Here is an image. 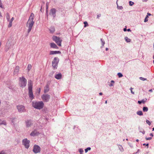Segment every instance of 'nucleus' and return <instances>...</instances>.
Listing matches in <instances>:
<instances>
[{"label": "nucleus", "instance_id": "1", "mask_svg": "<svg viewBox=\"0 0 154 154\" xmlns=\"http://www.w3.org/2000/svg\"><path fill=\"white\" fill-rule=\"evenodd\" d=\"M34 17V14L32 13H31L26 24V26L28 27V33H29L31 31L34 23V22L33 21Z\"/></svg>", "mask_w": 154, "mask_h": 154}, {"label": "nucleus", "instance_id": "2", "mask_svg": "<svg viewBox=\"0 0 154 154\" xmlns=\"http://www.w3.org/2000/svg\"><path fill=\"white\" fill-rule=\"evenodd\" d=\"M32 85L31 80L29 81L28 82V89L29 90V96L31 100H32L34 98V97L32 91Z\"/></svg>", "mask_w": 154, "mask_h": 154}, {"label": "nucleus", "instance_id": "3", "mask_svg": "<svg viewBox=\"0 0 154 154\" xmlns=\"http://www.w3.org/2000/svg\"><path fill=\"white\" fill-rule=\"evenodd\" d=\"M44 105L43 102L42 101H35L32 102V106L37 109H42Z\"/></svg>", "mask_w": 154, "mask_h": 154}, {"label": "nucleus", "instance_id": "4", "mask_svg": "<svg viewBox=\"0 0 154 154\" xmlns=\"http://www.w3.org/2000/svg\"><path fill=\"white\" fill-rule=\"evenodd\" d=\"M26 79L24 77H19V85L20 87L22 88L25 87L26 85Z\"/></svg>", "mask_w": 154, "mask_h": 154}, {"label": "nucleus", "instance_id": "5", "mask_svg": "<svg viewBox=\"0 0 154 154\" xmlns=\"http://www.w3.org/2000/svg\"><path fill=\"white\" fill-rule=\"evenodd\" d=\"M59 59L57 57H55L52 62V65L53 69H57Z\"/></svg>", "mask_w": 154, "mask_h": 154}, {"label": "nucleus", "instance_id": "6", "mask_svg": "<svg viewBox=\"0 0 154 154\" xmlns=\"http://www.w3.org/2000/svg\"><path fill=\"white\" fill-rule=\"evenodd\" d=\"M52 38L53 40L55 42L58 46H61V43L62 40L60 39V38L57 36H53Z\"/></svg>", "mask_w": 154, "mask_h": 154}, {"label": "nucleus", "instance_id": "7", "mask_svg": "<svg viewBox=\"0 0 154 154\" xmlns=\"http://www.w3.org/2000/svg\"><path fill=\"white\" fill-rule=\"evenodd\" d=\"M41 97L43 101L45 102H48L50 98V95L48 94H45L42 95Z\"/></svg>", "mask_w": 154, "mask_h": 154}, {"label": "nucleus", "instance_id": "8", "mask_svg": "<svg viewBox=\"0 0 154 154\" xmlns=\"http://www.w3.org/2000/svg\"><path fill=\"white\" fill-rule=\"evenodd\" d=\"M30 141L28 140L27 139H24L23 140V144L25 148L28 149L29 146Z\"/></svg>", "mask_w": 154, "mask_h": 154}, {"label": "nucleus", "instance_id": "9", "mask_svg": "<svg viewBox=\"0 0 154 154\" xmlns=\"http://www.w3.org/2000/svg\"><path fill=\"white\" fill-rule=\"evenodd\" d=\"M17 108L19 112L22 113L26 111L25 107L23 105H19L17 106Z\"/></svg>", "mask_w": 154, "mask_h": 154}, {"label": "nucleus", "instance_id": "10", "mask_svg": "<svg viewBox=\"0 0 154 154\" xmlns=\"http://www.w3.org/2000/svg\"><path fill=\"white\" fill-rule=\"evenodd\" d=\"M32 151L35 153L40 152L41 151V148L38 145H35L33 146Z\"/></svg>", "mask_w": 154, "mask_h": 154}, {"label": "nucleus", "instance_id": "11", "mask_svg": "<svg viewBox=\"0 0 154 154\" xmlns=\"http://www.w3.org/2000/svg\"><path fill=\"white\" fill-rule=\"evenodd\" d=\"M25 123L26 127L29 128L32 125L33 122L30 119L27 120L25 121Z\"/></svg>", "mask_w": 154, "mask_h": 154}, {"label": "nucleus", "instance_id": "12", "mask_svg": "<svg viewBox=\"0 0 154 154\" xmlns=\"http://www.w3.org/2000/svg\"><path fill=\"white\" fill-rule=\"evenodd\" d=\"M49 14L52 15L53 18L55 17L56 16V9L54 8L51 9Z\"/></svg>", "mask_w": 154, "mask_h": 154}, {"label": "nucleus", "instance_id": "13", "mask_svg": "<svg viewBox=\"0 0 154 154\" xmlns=\"http://www.w3.org/2000/svg\"><path fill=\"white\" fill-rule=\"evenodd\" d=\"M39 134V133L38 132L37 130H35L31 133L30 135L32 136L35 137L38 135Z\"/></svg>", "mask_w": 154, "mask_h": 154}, {"label": "nucleus", "instance_id": "14", "mask_svg": "<svg viewBox=\"0 0 154 154\" xmlns=\"http://www.w3.org/2000/svg\"><path fill=\"white\" fill-rule=\"evenodd\" d=\"M19 66H16L15 67L14 72V75H17L18 72H19Z\"/></svg>", "mask_w": 154, "mask_h": 154}, {"label": "nucleus", "instance_id": "15", "mask_svg": "<svg viewBox=\"0 0 154 154\" xmlns=\"http://www.w3.org/2000/svg\"><path fill=\"white\" fill-rule=\"evenodd\" d=\"M61 52L60 51H51L50 52V55H53L57 54H61Z\"/></svg>", "mask_w": 154, "mask_h": 154}, {"label": "nucleus", "instance_id": "16", "mask_svg": "<svg viewBox=\"0 0 154 154\" xmlns=\"http://www.w3.org/2000/svg\"><path fill=\"white\" fill-rule=\"evenodd\" d=\"M50 46L52 48H55V49H58V47L54 43H50Z\"/></svg>", "mask_w": 154, "mask_h": 154}, {"label": "nucleus", "instance_id": "17", "mask_svg": "<svg viewBox=\"0 0 154 154\" xmlns=\"http://www.w3.org/2000/svg\"><path fill=\"white\" fill-rule=\"evenodd\" d=\"M49 90V86L48 85H47L44 88V92L46 93Z\"/></svg>", "mask_w": 154, "mask_h": 154}, {"label": "nucleus", "instance_id": "18", "mask_svg": "<svg viewBox=\"0 0 154 154\" xmlns=\"http://www.w3.org/2000/svg\"><path fill=\"white\" fill-rule=\"evenodd\" d=\"M55 78L57 79H60L62 77V74L59 73L55 75Z\"/></svg>", "mask_w": 154, "mask_h": 154}, {"label": "nucleus", "instance_id": "19", "mask_svg": "<svg viewBox=\"0 0 154 154\" xmlns=\"http://www.w3.org/2000/svg\"><path fill=\"white\" fill-rule=\"evenodd\" d=\"M50 33H53L55 31V28L54 27H51L49 29Z\"/></svg>", "mask_w": 154, "mask_h": 154}, {"label": "nucleus", "instance_id": "20", "mask_svg": "<svg viewBox=\"0 0 154 154\" xmlns=\"http://www.w3.org/2000/svg\"><path fill=\"white\" fill-rule=\"evenodd\" d=\"M146 100H147V99L146 98L145 99H143L140 101H138V103L139 104H140L142 103H144L146 101Z\"/></svg>", "mask_w": 154, "mask_h": 154}, {"label": "nucleus", "instance_id": "21", "mask_svg": "<svg viewBox=\"0 0 154 154\" xmlns=\"http://www.w3.org/2000/svg\"><path fill=\"white\" fill-rule=\"evenodd\" d=\"M6 125V122L5 120H2L0 119V125Z\"/></svg>", "mask_w": 154, "mask_h": 154}, {"label": "nucleus", "instance_id": "22", "mask_svg": "<svg viewBox=\"0 0 154 154\" xmlns=\"http://www.w3.org/2000/svg\"><path fill=\"white\" fill-rule=\"evenodd\" d=\"M100 41L101 42V44L102 46L101 47V48H102L103 47L104 44H105V42L104 41V40L103 38H101L100 39Z\"/></svg>", "mask_w": 154, "mask_h": 154}, {"label": "nucleus", "instance_id": "23", "mask_svg": "<svg viewBox=\"0 0 154 154\" xmlns=\"http://www.w3.org/2000/svg\"><path fill=\"white\" fill-rule=\"evenodd\" d=\"M137 115L140 116L143 115V113L141 111H137Z\"/></svg>", "mask_w": 154, "mask_h": 154}, {"label": "nucleus", "instance_id": "24", "mask_svg": "<svg viewBox=\"0 0 154 154\" xmlns=\"http://www.w3.org/2000/svg\"><path fill=\"white\" fill-rule=\"evenodd\" d=\"M6 19H7V20L8 21H9L10 18V15L8 13H7L6 15Z\"/></svg>", "mask_w": 154, "mask_h": 154}, {"label": "nucleus", "instance_id": "25", "mask_svg": "<svg viewBox=\"0 0 154 154\" xmlns=\"http://www.w3.org/2000/svg\"><path fill=\"white\" fill-rule=\"evenodd\" d=\"M125 41L127 42H130L131 41V40L130 38H128L127 37H125Z\"/></svg>", "mask_w": 154, "mask_h": 154}, {"label": "nucleus", "instance_id": "26", "mask_svg": "<svg viewBox=\"0 0 154 154\" xmlns=\"http://www.w3.org/2000/svg\"><path fill=\"white\" fill-rule=\"evenodd\" d=\"M143 110L144 112H146L148 110V108L146 106H144L143 107Z\"/></svg>", "mask_w": 154, "mask_h": 154}, {"label": "nucleus", "instance_id": "27", "mask_svg": "<svg viewBox=\"0 0 154 154\" xmlns=\"http://www.w3.org/2000/svg\"><path fill=\"white\" fill-rule=\"evenodd\" d=\"M32 68V66L30 64H29L27 66V69L28 70V71H29Z\"/></svg>", "mask_w": 154, "mask_h": 154}, {"label": "nucleus", "instance_id": "28", "mask_svg": "<svg viewBox=\"0 0 154 154\" xmlns=\"http://www.w3.org/2000/svg\"><path fill=\"white\" fill-rule=\"evenodd\" d=\"M91 149V148L90 147H88L85 149V153L88 152V150H90Z\"/></svg>", "mask_w": 154, "mask_h": 154}, {"label": "nucleus", "instance_id": "29", "mask_svg": "<svg viewBox=\"0 0 154 154\" xmlns=\"http://www.w3.org/2000/svg\"><path fill=\"white\" fill-rule=\"evenodd\" d=\"M84 27H85L87 26H88V24L87 21H85L84 22Z\"/></svg>", "mask_w": 154, "mask_h": 154}, {"label": "nucleus", "instance_id": "30", "mask_svg": "<svg viewBox=\"0 0 154 154\" xmlns=\"http://www.w3.org/2000/svg\"><path fill=\"white\" fill-rule=\"evenodd\" d=\"M48 6L46 5V15H47V17H48Z\"/></svg>", "mask_w": 154, "mask_h": 154}, {"label": "nucleus", "instance_id": "31", "mask_svg": "<svg viewBox=\"0 0 154 154\" xmlns=\"http://www.w3.org/2000/svg\"><path fill=\"white\" fill-rule=\"evenodd\" d=\"M117 75L119 78H121L123 76L122 74L120 72H119Z\"/></svg>", "mask_w": 154, "mask_h": 154}, {"label": "nucleus", "instance_id": "32", "mask_svg": "<svg viewBox=\"0 0 154 154\" xmlns=\"http://www.w3.org/2000/svg\"><path fill=\"white\" fill-rule=\"evenodd\" d=\"M16 119L15 118H12V119H11L12 122L13 123H14L16 121L15 120Z\"/></svg>", "mask_w": 154, "mask_h": 154}, {"label": "nucleus", "instance_id": "33", "mask_svg": "<svg viewBox=\"0 0 154 154\" xmlns=\"http://www.w3.org/2000/svg\"><path fill=\"white\" fill-rule=\"evenodd\" d=\"M9 21V25H8V27H10L12 26V22L10 20Z\"/></svg>", "mask_w": 154, "mask_h": 154}, {"label": "nucleus", "instance_id": "34", "mask_svg": "<svg viewBox=\"0 0 154 154\" xmlns=\"http://www.w3.org/2000/svg\"><path fill=\"white\" fill-rule=\"evenodd\" d=\"M141 80H142V81H145V80H147V79H146V78H143L142 77H140L139 78Z\"/></svg>", "mask_w": 154, "mask_h": 154}, {"label": "nucleus", "instance_id": "35", "mask_svg": "<svg viewBox=\"0 0 154 154\" xmlns=\"http://www.w3.org/2000/svg\"><path fill=\"white\" fill-rule=\"evenodd\" d=\"M116 3H117V2ZM117 8L118 9H122L123 8L122 6H118V4H117Z\"/></svg>", "mask_w": 154, "mask_h": 154}, {"label": "nucleus", "instance_id": "36", "mask_svg": "<svg viewBox=\"0 0 154 154\" xmlns=\"http://www.w3.org/2000/svg\"><path fill=\"white\" fill-rule=\"evenodd\" d=\"M134 4V2L131 1H130L129 2V5L130 6H132Z\"/></svg>", "mask_w": 154, "mask_h": 154}, {"label": "nucleus", "instance_id": "37", "mask_svg": "<svg viewBox=\"0 0 154 154\" xmlns=\"http://www.w3.org/2000/svg\"><path fill=\"white\" fill-rule=\"evenodd\" d=\"M146 123L148 124L149 125H151V123L150 122V121L148 120H146Z\"/></svg>", "mask_w": 154, "mask_h": 154}, {"label": "nucleus", "instance_id": "38", "mask_svg": "<svg viewBox=\"0 0 154 154\" xmlns=\"http://www.w3.org/2000/svg\"><path fill=\"white\" fill-rule=\"evenodd\" d=\"M119 149L121 151H123V149L122 146H120V147H119Z\"/></svg>", "mask_w": 154, "mask_h": 154}, {"label": "nucleus", "instance_id": "39", "mask_svg": "<svg viewBox=\"0 0 154 154\" xmlns=\"http://www.w3.org/2000/svg\"><path fill=\"white\" fill-rule=\"evenodd\" d=\"M145 139L146 140H151L152 139V137H146Z\"/></svg>", "mask_w": 154, "mask_h": 154}, {"label": "nucleus", "instance_id": "40", "mask_svg": "<svg viewBox=\"0 0 154 154\" xmlns=\"http://www.w3.org/2000/svg\"><path fill=\"white\" fill-rule=\"evenodd\" d=\"M149 144L148 143H147V144L144 143L143 144V146H146L147 147V148H148L149 147Z\"/></svg>", "mask_w": 154, "mask_h": 154}, {"label": "nucleus", "instance_id": "41", "mask_svg": "<svg viewBox=\"0 0 154 154\" xmlns=\"http://www.w3.org/2000/svg\"><path fill=\"white\" fill-rule=\"evenodd\" d=\"M79 152H80V154H82V153L83 152V150L82 149H79Z\"/></svg>", "mask_w": 154, "mask_h": 154}, {"label": "nucleus", "instance_id": "42", "mask_svg": "<svg viewBox=\"0 0 154 154\" xmlns=\"http://www.w3.org/2000/svg\"><path fill=\"white\" fill-rule=\"evenodd\" d=\"M133 89V88H130V90H131V93L132 94H134V92L133 91H132V90Z\"/></svg>", "mask_w": 154, "mask_h": 154}, {"label": "nucleus", "instance_id": "43", "mask_svg": "<svg viewBox=\"0 0 154 154\" xmlns=\"http://www.w3.org/2000/svg\"><path fill=\"white\" fill-rule=\"evenodd\" d=\"M101 16V14H99L97 15V18L99 19Z\"/></svg>", "mask_w": 154, "mask_h": 154}, {"label": "nucleus", "instance_id": "44", "mask_svg": "<svg viewBox=\"0 0 154 154\" xmlns=\"http://www.w3.org/2000/svg\"><path fill=\"white\" fill-rule=\"evenodd\" d=\"M148 21V18H147V17H146L144 20V22H146Z\"/></svg>", "mask_w": 154, "mask_h": 154}, {"label": "nucleus", "instance_id": "45", "mask_svg": "<svg viewBox=\"0 0 154 154\" xmlns=\"http://www.w3.org/2000/svg\"><path fill=\"white\" fill-rule=\"evenodd\" d=\"M0 7L2 8H3V7H2V3H1V0H0Z\"/></svg>", "mask_w": 154, "mask_h": 154}, {"label": "nucleus", "instance_id": "46", "mask_svg": "<svg viewBox=\"0 0 154 154\" xmlns=\"http://www.w3.org/2000/svg\"><path fill=\"white\" fill-rule=\"evenodd\" d=\"M14 20V18L13 17L11 18V20H10V21L12 22Z\"/></svg>", "mask_w": 154, "mask_h": 154}, {"label": "nucleus", "instance_id": "47", "mask_svg": "<svg viewBox=\"0 0 154 154\" xmlns=\"http://www.w3.org/2000/svg\"><path fill=\"white\" fill-rule=\"evenodd\" d=\"M140 132L142 133L143 134H144L145 133V131L144 130L142 131H140Z\"/></svg>", "mask_w": 154, "mask_h": 154}, {"label": "nucleus", "instance_id": "48", "mask_svg": "<svg viewBox=\"0 0 154 154\" xmlns=\"http://www.w3.org/2000/svg\"><path fill=\"white\" fill-rule=\"evenodd\" d=\"M113 85L112 83H110L109 85V86L110 87H111V86H112Z\"/></svg>", "mask_w": 154, "mask_h": 154}, {"label": "nucleus", "instance_id": "49", "mask_svg": "<svg viewBox=\"0 0 154 154\" xmlns=\"http://www.w3.org/2000/svg\"><path fill=\"white\" fill-rule=\"evenodd\" d=\"M150 135V136H151L152 137H153V134H152V133H150V135Z\"/></svg>", "mask_w": 154, "mask_h": 154}, {"label": "nucleus", "instance_id": "50", "mask_svg": "<svg viewBox=\"0 0 154 154\" xmlns=\"http://www.w3.org/2000/svg\"><path fill=\"white\" fill-rule=\"evenodd\" d=\"M123 30L125 32H126L127 31V29L126 28H125Z\"/></svg>", "mask_w": 154, "mask_h": 154}, {"label": "nucleus", "instance_id": "51", "mask_svg": "<svg viewBox=\"0 0 154 154\" xmlns=\"http://www.w3.org/2000/svg\"><path fill=\"white\" fill-rule=\"evenodd\" d=\"M0 154H7L2 152H0Z\"/></svg>", "mask_w": 154, "mask_h": 154}, {"label": "nucleus", "instance_id": "52", "mask_svg": "<svg viewBox=\"0 0 154 154\" xmlns=\"http://www.w3.org/2000/svg\"><path fill=\"white\" fill-rule=\"evenodd\" d=\"M127 31L128 32L131 31V29H127Z\"/></svg>", "mask_w": 154, "mask_h": 154}, {"label": "nucleus", "instance_id": "53", "mask_svg": "<svg viewBox=\"0 0 154 154\" xmlns=\"http://www.w3.org/2000/svg\"><path fill=\"white\" fill-rule=\"evenodd\" d=\"M99 94L100 95H102L103 94V93L102 92H100L99 93Z\"/></svg>", "mask_w": 154, "mask_h": 154}, {"label": "nucleus", "instance_id": "54", "mask_svg": "<svg viewBox=\"0 0 154 154\" xmlns=\"http://www.w3.org/2000/svg\"><path fill=\"white\" fill-rule=\"evenodd\" d=\"M148 0H142V1L143 2H147Z\"/></svg>", "mask_w": 154, "mask_h": 154}, {"label": "nucleus", "instance_id": "55", "mask_svg": "<svg viewBox=\"0 0 154 154\" xmlns=\"http://www.w3.org/2000/svg\"><path fill=\"white\" fill-rule=\"evenodd\" d=\"M147 14V15H148V16H150L151 15V14L149 13H148Z\"/></svg>", "mask_w": 154, "mask_h": 154}, {"label": "nucleus", "instance_id": "56", "mask_svg": "<svg viewBox=\"0 0 154 154\" xmlns=\"http://www.w3.org/2000/svg\"><path fill=\"white\" fill-rule=\"evenodd\" d=\"M111 83H114V81H113V80H112L111 81Z\"/></svg>", "mask_w": 154, "mask_h": 154}, {"label": "nucleus", "instance_id": "57", "mask_svg": "<svg viewBox=\"0 0 154 154\" xmlns=\"http://www.w3.org/2000/svg\"><path fill=\"white\" fill-rule=\"evenodd\" d=\"M149 92H152V90L151 89L149 90Z\"/></svg>", "mask_w": 154, "mask_h": 154}, {"label": "nucleus", "instance_id": "58", "mask_svg": "<svg viewBox=\"0 0 154 154\" xmlns=\"http://www.w3.org/2000/svg\"><path fill=\"white\" fill-rule=\"evenodd\" d=\"M140 151V150L139 149H138L137 150V152H136V153H138L139 151Z\"/></svg>", "mask_w": 154, "mask_h": 154}, {"label": "nucleus", "instance_id": "59", "mask_svg": "<svg viewBox=\"0 0 154 154\" xmlns=\"http://www.w3.org/2000/svg\"><path fill=\"white\" fill-rule=\"evenodd\" d=\"M108 49H108V48H106V51H108Z\"/></svg>", "mask_w": 154, "mask_h": 154}, {"label": "nucleus", "instance_id": "60", "mask_svg": "<svg viewBox=\"0 0 154 154\" xmlns=\"http://www.w3.org/2000/svg\"><path fill=\"white\" fill-rule=\"evenodd\" d=\"M107 103V101L106 100L105 102V103L106 104Z\"/></svg>", "mask_w": 154, "mask_h": 154}, {"label": "nucleus", "instance_id": "61", "mask_svg": "<svg viewBox=\"0 0 154 154\" xmlns=\"http://www.w3.org/2000/svg\"><path fill=\"white\" fill-rule=\"evenodd\" d=\"M136 141L137 142H138L139 141V140L138 139H137L136 140Z\"/></svg>", "mask_w": 154, "mask_h": 154}, {"label": "nucleus", "instance_id": "62", "mask_svg": "<svg viewBox=\"0 0 154 154\" xmlns=\"http://www.w3.org/2000/svg\"><path fill=\"white\" fill-rule=\"evenodd\" d=\"M38 91H39V92H40V88L39 89Z\"/></svg>", "mask_w": 154, "mask_h": 154}, {"label": "nucleus", "instance_id": "63", "mask_svg": "<svg viewBox=\"0 0 154 154\" xmlns=\"http://www.w3.org/2000/svg\"><path fill=\"white\" fill-rule=\"evenodd\" d=\"M152 131H154V127L152 128Z\"/></svg>", "mask_w": 154, "mask_h": 154}, {"label": "nucleus", "instance_id": "64", "mask_svg": "<svg viewBox=\"0 0 154 154\" xmlns=\"http://www.w3.org/2000/svg\"><path fill=\"white\" fill-rule=\"evenodd\" d=\"M148 15H147L146 17H147V18H148Z\"/></svg>", "mask_w": 154, "mask_h": 154}]
</instances>
